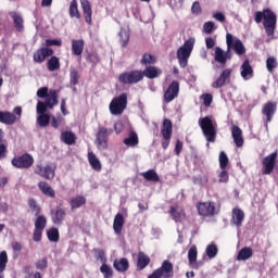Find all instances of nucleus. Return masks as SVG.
I'll return each mask as SVG.
<instances>
[{
    "mask_svg": "<svg viewBox=\"0 0 278 278\" xmlns=\"http://www.w3.org/2000/svg\"><path fill=\"white\" fill-rule=\"evenodd\" d=\"M118 36L121 47H123L124 49L127 48L130 38L129 30L122 28L118 33Z\"/></svg>",
    "mask_w": 278,
    "mask_h": 278,
    "instance_id": "42",
    "label": "nucleus"
},
{
    "mask_svg": "<svg viewBox=\"0 0 278 278\" xmlns=\"http://www.w3.org/2000/svg\"><path fill=\"white\" fill-rule=\"evenodd\" d=\"M219 167L222 170L227 169V166H229V156H227V153L225 151L219 152Z\"/></svg>",
    "mask_w": 278,
    "mask_h": 278,
    "instance_id": "53",
    "label": "nucleus"
},
{
    "mask_svg": "<svg viewBox=\"0 0 278 278\" xmlns=\"http://www.w3.org/2000/svg\"><path fill=\"white\" fill-rule=\"evenodd\" d=\"M61 140L64 144H75L77 136H75L73 131L66 130L61 134Z\"/></svg>",
    "mask_w": 278,
    "mask_h": 278,
    "instance_id": "37",
    "label": "nucleus"
},
{
    "mask_svg": "<svg viewBox=\"0 0 278 278\" xmlns=\"http://www.w3.org/2000/svg\"><path fill=\"white\" fill-rule=\"evenodd\" d=\"M201 12H203V9H201V3L199 1L193 2L191 7V13L197 16L201 14Z\"/></svg>",
    "mask_w": 278,
    "mask_h": 278,
    "instance_id": "62",
    "label": "nucleus"
},
{
    "mask_svg": "<svg viewBox=\"0 0 278 278\" xmlns=\"http://www.w3.org/2000/svg\"><path fill=\"white\" fill-rule=\"evenodd\" d=\"M35 175L42 177V179H47L51 181L55 177V168L51 165L42 166V164L35 165L34 167Z\"/></svg>",
    "mask_w": 278,
    "mask_h": 278,
    "instance_id": "12",
    "label": "nucleus"
},
{
    "mask_svg": "<svg viewBox=\"0 0 278 278\" xmlns=\"http://www.w3.org/2000/svg\"><path fill=\"white\" fill-rule=\"evenodd\" d=\"M255 23H262L263 21V27L265 29V34L268 37L275 36V29H277V14L273 12L270 9H264L262 11H257L254 16Z\"/></svg>",
    "mask_w": 278,
    "mask_h": 278,
    "instance_id": "1",
    "label": "nucleus"
},
{
    "mask_svg": "<svg viewBox=\"0 0 278 278\" xmlns=\"http://www.w3.org/2000/svg\"><path fill=\"white\" fill-rule=\"evenodd\" d=\"M168 214L172 220H175L176 223H182L186 220V210L179 206V204H174L169 206Z\"/></svg>",
    "mask_w": 278,
    "mask_h": 278,
    "instance_id": "16",
    "label": "nucleus"
},
{
    "mask_svg": "<svg viewBox=\"0 0 278 278\" xmlns=\"http://www.w3.org/2000/svg\"><path fill=\"white\" fill-rule=\"evenodd\" d=\"M232 140L238 149L244 147V138L242 137V129L239 126L233 125L231 127Z\"/></svg>",
    "mask_w": 278,
    "mask_h": 278,
    "instance_id": "23",
    "label": "nucleus"
},
{
    "mask_svg": "<svg viewBox=\"0 0 278 278\" xmlns=\"http://www.w3.org/2000/svg\"><path fill=\"white\" fill-rule=\"evenodd\" d=\"M229 182V172L227 169H222L218 173V184H228Z\"/></svg>",
    "mask_w": 278,
    "mask_h": 278,
    "instance_id": "57",
    "label": "nucleus"
},
{
    "mask_svg": "<svg viewBox=\"0 0 278 278\" xmlns=\"http://www.w3.org/2000/svg\"><path fill=\"white\" fill-rule=\"evenodd\" d=\"M28 207L35 216H40V213L42 212V208L38 205V202H36V199L30 198L28 200Z\"/></svg>",
    "mask_w": 278,
    "mask_h": 278,
    "instance_id": "45",
    "label": "nucleus"
},
{
    "mask_svg": "<svg viewBox=\"0 0 278 278\" xmlns=\"http://www.w3.org/2000/svg\"><path fill=\"white\" fill-rule=\"evenodd\" d=\"M123 227H125V217L122 213H117L113 220V231L116 236L123 233Z\"/></svg>",
    "mask_w": 278,
    "mask_h": 278,
    "instance_id": "24",
    "label": "nucleus"
},
{
    "mask_svg": "<svg viewBox=\"0 0 278 278\" xmlns=\"http://www.w3.org/2000/svg\"><path fill=\"white\" fill-rule=\"evenodd\" d=\"M12 166L27 170L34 166V156L29 153H24L20 156H15L11 161Z\"/></svg>",
    "mask_w": 278,
    "mask_h": 278,
    "instance_id": "10",
    "label": "nucleus"
},
{
    "mask_svg": "<svg viewBox=\"0 0 278 278\" xmlns=\"http://www.w3.org/2000/svg\"><path fill=\"white\" fill-rule=\"evenodd\" d=\"M151 264V257L144 252H139L137 256V270H144Z\"/></svg>",
    "mask_w": 278,
    "mask_h": 278,
    "instance_id": "27",
    "label": "nucleus"
},
{
    "mask_svg": "<svg viewBox=\"0 0 278 278\" xmlns=\"http://www.w3.org/2000/svg\"><path fill=\"white\" fill-rule=\"evenodd\" d=\"M141 176L147 181H153L154 184H157V181H160V176L157 175V172H155V169H149L142 173Z\"/></svg>",
    "mask_w": 278,
    "mask_h": 278,
    "instance_id": "43",
    "label": "nucleus"
},
{
    "mask_svg": "<svg viewBox=\"0 0 278 278\" xmlns=\"http://www.w3.org/2000/svg\"><path fill=\"white\" fill-rule=\"evenodd\" d=\"M157 59L155 58V55L150 54V53H144L141 58L140 64L142 66H153V64H156Z\"/></svg>",
    "mask_w": 278,
    "mask_h": 278,
    "instance_id": "41",
    "label": "nucleus"
},
{
    "mask_svg": "<svg viewBox=\"0 0 278 278\" xmlns=\"http://www.w3.org/2000/svg\"><path fill=\"white\" fill-rule=\"evenodd\" d=\"M70 84H72V86L79 84V72L75 67L70 68Z\"/></svg>",
    "mask_w": 278,
    "mask_h": 278,
    "instance_id": "48",
    "label": "nucleus"
},
{
    "mask_svg": "<svg viewBox=\"0 0 278 278\" xmlns=\"http://www.w3.org/2000/svg\"><path fill=\"white\" fill-rule=\"evenodd\" d=\"M194 49V39H188L185 43L177 50V59L180 68H186L188 66V59L190 58L192 50Z\"/></svg>",
    "mask_w": 278,
    "mask_h": 278,
    "instance_id": "3",
    "label": "nucleus"
},
{
    "mask_svg": "<svg viewBox=\"0 0 278 278\" xmlns=\"http://www.w3.org/2000/svg\"><path fill=\"white\" fill-rule=\"evenodd\" d=\"M49 87H41L37 90V97L39 99H47V96L49 94Z\"/></svg>",
    "mask_w": 278,
    "mask_h": 278,
    "instance_id": "63",
    "label": "nucleus"
},
{
    "mask_svg": "<svg viewBox=\"0 0 278 278\" xmlns=\"http://www.w3.org/2000/svg\"><path fill=\"white\" fill-rule=\"evenodd\" d=\"M197 255H198L197 245H193L189 249V252H188L189 266L194 267V264H197Z\"/></svg>",
    "mask_w": 278,
    "mask_h": 278,
    "instance_id": "51",
    "label": "nucleus"
},
{
    "mask_svg": "<svg viewBox=\"0 0 278 278\" xmlns=\"http://www.w3.org/2000/svg\"><path fill=\"white\" fill-rule=\"evenodd\" d=\"M240 75L244 81H249V79H253L254 71L253 66H251V61L245 59L240 66Z\"/></svg>",
    "mask_w": 278,
    "mask_h": 278,
    "instance_id": "19",
    "label": "nucleus"
},
{
    "mask_svg": "<svg viewBox=\"0 0 278 278\" xmlns=\"http://www.w3.org/2000/svg\"><path fill=\"white\" fill-rule=\"evenodd\" d=\"M51 218L54 225H62L66 219V208L62 204L56 205L55 208L51 211Z\"/></svg>",
    "mask_w": 278,
    "mask_h": 278,
    "instance_id": "17",
    "label": "nucleus"
},
{
    "mask_svg": "<svg viewBox=\"0 0 278 278\" xmlns=\"http://www.w3.org/2000/svg\"><path fill=\"white\" fill-rule=\"evenodd\" d=\"M86 42L84 39H73L72 40V53L73 55H81L84 53V47Z\"/></svg>",
    "mask_w": 278,
    "mask_h": 278,
    "instance_id": "31",
    "label": "nucleus"
},
{
    "mask_svg": "<svg viewBox=\"0 0 278 278\" xmlns=\"http://www.w3.org/2000/svg\"><path fill=\"white\" fill-rule=\"evenodd\" d=\"M37 114H47V111L49 110V104H46V102L39 101L37 103Z\"/></svg>",
    "mask_w": 278,
    "mask_h": 278,
    "instance_id": "58",
    "label": "nucleus"
},
{
    "mask_svg": "<svg viewBox=\"0 0 278 278\" xmlns=\"http://www.w3.org/2000/svg\"><path fill=\"white\" fill-rule=\"evenodd\" d=\"M45 103L48 105L49 110H53L60 101L58 100V90L51 89L49 94L46 97Z\"/></svg>",
    "mask_w": 278,
    "mask_h": 278,
    "instance_id": "29",
    "label": "nucleus"
},
{
    "mask_svg": "<svg viewBox=\"0 0 278 278\" xmlns=\"http://www.w3.org/2000/svg\"><path fill=\"white\" fill-rule=\"evenodd\" d=\"M277 112V102L268 101L263 105L262 114L265 116V129L268 130V123L273 121V116H275Z\"/></svg>",
    "mask_w": 278,
    "mask_h": 278,
    "instance_id": "14",
    "label": "nucleus"
},
{
    "mask_svg": "<svg viewBox=\"0 0 278 278\" xmlns=\"http://www.w3.org/2000/svg\"><path fill=\"white\" fill-rule=\"evenodd\" d=\"M199 125L202 130L203 136L206 138L207 142H216V123L212 121V117L205 116L199 119Z\"/></svg>",
    "mask_w": 278,
    "mask_h": 278,
    "instance_id": "2",
    "label": "nucleus"
},
{
    "mask_svg": "<svg viewBox=\"0 0 278 278\" xmlns=\"http://www.w3.org/2000/svg\"><path fill=\"white\" fill-rule=\"evenodd\" d=\"M114 130L112 128L100 127L96 134V144L101 151H105L109 144V138L112 136Z\"/></svg>",
    "mask_w": 278,
    "mask_h": 278,
    "instance_id": "8",
    "label": "nucleus"
},
{
    "mask_svg": "<svg viewBox=\"0 0 278 278\" xmlns=\"http://www.w3.org/2000/svg\"><path fill=\"white\" fill-rule=\"evenodd\" d=\"M175 277V268L170 261H164L161 267L156 268L148 278H173Z\"/></svg>",
    "mask_w": 278,
    "mask_h": 278,
    "instance_id": "7",
    "label": "nucleus"
},
{
    "mask_svg": "<svg viewBox=\"0 0 278 278\" xmlns=\"http://www.w3.org/2000/svg\"><path fill=\"white\" fill-rule=\"evenodd\" d=\"M110 113L113 116H121L127 110V93H122L112 99L109 105Z\"/></svg>",
    "mask_w": 278,
    "mask_h": 278,
    "instance_id": "5",
    "label": "nucleus"
},
{
    "mask_svg": "<svg viewBox=\"0 0 278 278\" xmlns=\"http://www.w3.org/2000/svg\"><path fill=\"white\" fill-rule=\"evenodd\" d=\"M206 255L210 260H214V257L218 255V247H216V244H208L206 247Z\"/></svg>",
    "mask_w": 278,
    "mask_h": 278,
    "instance_id": "54",
    "label": "nucleus"
},
{
    "mask_svg": "<svg viewBox=\"0 0 278 278\" xmlns=\"http://www.w3.org/2000/svg\"><path fill=\"white\" fill-rule=\"evenodd\" d=\"M253 257V249L244 247L241 249L237 255L238 262H245V260H251Z\"/></svg>",
    "mask_w": 278,
    "mask_h": 278,
    "instance_id": "35",
    "label": "nucleus"
},
{
    "mask_svg": "<svg viewBox=\"0 0 278 278\" xmlns=\"http://www.w3.org/2000/svg\"><path fill=\"white\" fill-rule=\"evenodd\" d=\"M277 150L273 152L271 154H268L265 156L262 161V175H271L273 170H275V164H277Z\"/></svg>",
    "mask_w": 278,
    "mask_h": 278,
    "instance_id": "11",
    "label": "nucleus"
},
{
    "mask_svg": "<svg viewBox=\"0 0 278 278\" xmlns=\"http://www.w3.org/2000/svg\"><path fill=\"white\" fill-rule=\"evenodd\" d=\"M278 67V62L275 56H268L266 60V68L268 73H275V68Z\"/></svg>",
    "mask_w": 278,
    "mask_h": 278,
    "instance_id": "49",
    "label": "nucleus"
},
{
    "mask_svg": "<svg viewBox=\"0 0 278 278\" xmlns=\"http://www.w3.org/2000/svg\"><path fill=\"white\" fill-rule=\"evenodd\" d=\"M87 157L91 168L97 173H100L102 165L101 161H99V157H97V154H94V152H88Z\"/></svg>",
    "mask_w": 278,
    "mask_h": 278,
    "instance_id": "30",
    "label": "nucleus"
},
{
    "mask_svg": "<svg viewBox=\"0 0 278 278\" xmlns=\"http://www.w3.org/2000/svg\"><path fill=\"white\" fill-rule=\"evenodd\" d=\"M215 27H214V22L210 21L204 23L203 25V33L204 34H212V31H214Z\"/></svg>",
    "mask_w": 278,
    "mask_h": 278,
    "instance_id": "64",
    "label": "nucleus"
},
{
    "mask_svg": "<svg viewBox=\"0 0 278 278\" xmlns=\"http://www.w3.org/2000/svg\"><path fill=\"white\" fill-rule=\"evenodd\" d=\"M231 42H232L231 49L235 51L236 54L244 55V53H247V48H244V43H242V40L238 38H233L232 36Z\"/></svg>",
    "mask_w": 278,
    "mask_h": 278,
    "instance_id": "32",
    "label": "nucleus"
},
{
    "mask_svg": "<svg viewBox=\"0 0 278 278\" xmlns=\"http://www.w3.org/2000/svg\"><path fill=\"white\" fill-rule=\"evenodd\" d=\"M195 207L198 210V214L204 218H214V216H217L220 212V210L216 207V203L212 201L198 202Z\"/></svg>",
    "mask_w": 278,
    "mask_h": 278,
    "instance_id": "4",
    "label": "nucleus"
},
{
    "mask_svg": "<svg viewBox=\"0 0 278 278\" xmlns=\"http://www.w3.org/2000/svg\"><path fill=\"white\" fill-rule=\"evenodd\" d=\"M201 99L203 100L205 108H210V105H212V101H214V97L211 93L202 94Z\"/></svg>",
    "mask_w": 278,
    "mask_h": 278,
    "instance_id": "59",
    "label": "nucleus"
},
{
    "mask_svg": "<svg viewBox=\"0 0 278 278\" xmlns=\"http://www.w3.org/2000/svg\"><path fill=\"white\" fill-rule=\"evenodd\" d=\"M5 266H8V252H0V273L5 270Z\"/></svg>",
    "mask_w": 278,
    "mask_h": 278,
    "instance_id": "56",
    "label": "nucleus"
},
{
    "mask_svg": "<svg viewBox=\"0 0 278 278\" xmlns=\"http://www.w3.org/2000/svg\"><path fill=\"white\" fill-rule=\"evenodd\" d=\"M232 35L231 34H227L226 35V45H227V51L224 52V55L226 58V62L227 60H231L232 54H231V47H232Z\"/></svg>",
    "mask_w": 278,
    "mask_h": 278,
    "instance_id": "47",
    "label": "nucleus"
},
{
    "mask_svg": "<svg viewBox=\"0 0 278 278\" xmlns=\"http://www.w3.org/2000/svg\"><path fill=\"white\" fill-rule=\"evenodd\" d=\"M232 225L236 227H242V223H244V211L242 208L235 207L232 210Z\"/></svg>",
    "mask_w": 278,
    "mask_h": 278,
    "instance_id": "26",
    "label": "nucleus"
},
{
    "mask_svg": "<svg viewBox=\"0 0 278 278\" xmlns=\"http://www.w3.org/2000/svg\"><path fill=\"white\" fill-rule=\"evenodd\" d=\"M68 14L71 18H81V13L79 12V4L77 0H72L70 3Z\"/></svg>",
    "mask_w": 278,
    "mask_h": 278,
    "instance_id": "38",
    "label": "nucleus"
},
{
    "mask_svg": "<svg viewBox=\"0 0 278 278\" xmlns=\"http://www.w3.org/2000/svg\"><path fill=\"white\" fill-rule=\"evenodd\" d=\"M80 5L83 9V16L85 18V23H87V25H92V5H90V1L80 0Z\"/></svg>",
    "mask_w": 278,
    "mask_h": 278,
    "instance_id": "21",
    "label": "nucleus"
},
{
    "mask_svg": "<svg viewBox=\"0 0 278 278\" xmlns=\"http://www.w3.org/2000/svg\"><path fill=\"white\" fill-rule=\"evenodd\" d=\"M142 79V71L140 70L124 72L118 76L119 84H123L124 86H132L134 84H140Z\"/></svg>",
    "mask_w": 278,
    "mask_h": 278,
    "instance_id": "6",
    "label": "nucleus"
},
{
    "mask_svg": "<svg viewBox=\"0 0 278 278\" xmlns=\"http://www.w3.org/2000/svg\"><path fill=\"white\" fill-rule=\"evenodd\" d=\"M215 62L220 64L223 67L227 66V60L225 58V51L220 47L215 48Z\"/></svg>",
    "mask_w": 278,
    "mask_h": 278,
    "instance_id": "40",
    "label": "nucleus"
},
{
    "mask_svg": "<svg viewBox=\"0 0 278 278\" xmlns=\"http://www.w3.org/2000/svg\"><path fill=\"white\" fill-rule=\"evenodd\" d=\"M177 97H179V81L174 80L164 92V101L165 103H170L172 101H175Z\"/></svg>",
    "mask_w": 278,
    "mask_h": 278,
    "instance_id": "15",
    "label": "nucleus"
},
{
    "mask_svg": "<svg viewBox=\"0 0 278 278\" xmlns=\"http://www.w3.org/2000/svg\"><path fill=\"white\" fill-rule=\"evenodd\" d=\"M163 138H173V122L168 118L163 121V129H162Z\"/></svg>",
    "mask_w": 278,
    "mask_h": 278,
    "instance_id": "34",
    "label": "nucleus"
},
{
    "mask_svg": "<svg viewBox=\"0 0 278 278\" xmlns=\"http://www.w3.org/2000/svg\"><path fill=\"white\" fill-rule=\"evenodd\" d=\"M47 237L50 242H60V230H58L55 227H52L47 230Z\"/></svg>",
    "mask_w": 278,
    "mask_h": 278,
    "instance_id": "44",
    "label": "nucleus"
},
{
    "mask_svg": "<svg viewBox=\"0 0 278 278\" xmlns=\"http://www.w3.org/2000/svg\"><path fill=\"white\" fill-rule=\"evenodd\" d=\"M38 188L45 197H49L50 199H55V190L53 189L52 186L49 185L47 181H39L38 182Z\"/></svg>",
    "mask_w": 278,
    "mask_h": 278,
    "instance_id": "25",
    "label": "nucleus"
},
{
    "mask_svg": "<svg viewBox=\"0 0 278 278\" xmlns=\"http://www.w3.org/2000/svg\"><path fill=\"white\" fill-rule=\"evenodd\" d=\"M140 140L138 139V134L131 130L128 135V138L124 139V144L126 147H138Z\"/></svg>",
    "mask_w": 278,
    "mask_h": 278,
    "instance_id": "36",
    "label": "nucleus"
},
{
    "mask_svg": "<svg viewBox=\"0 0 278 278\" xmlns=\"http://www.w3.org/2000/svg\"><path fill=\"white\" fill-rule=\"evenodd\" d=\"M9 16H11L16 31L21 33L25 30V20H23V15H21V13L11 11L9 12Z\"/></svg>",
    "mask_w": 278,
    "mask_h": 278,
    "instance_id": "22",
    "label": "nucleus"
},
{
    "mask_svg": "<svg viewBox=\"0 0 278 278\" xmlns=\"http://www.w3.org/2000/svg\"><path fill=\"white\" fill-rule=\"evenodd\" d=\"M142 79H157L162 75V70L155 65H148L143 71H141Z\"/></svg>",
    "mask_w": 278,
    "mask_h": 278,
    "instance_id": "20",
    "label": "nucleus"
},
{
    "mask_svg": "<svg viewBox=\"0 0 278 278\" xmlns=\"http://www.w3.org/2000/svg\"><path fill=\"white\" fill-rule=\"evenodd\" d=\"M23 115V109L21 106H16L12 112L9 111H0V123L3 125H14L17 121H21V116Z\"/></svg>",
    "mask_w": 278,
    "mask_h": 278,
    "instance_id": "9",
    "label": "nucleus"
},
{
    "mask_svg": "<svg viewBox=\"0 0 278 278\" xmlns=\"http://www.w3.org/2000/svg\"><path fill=\"white\" fill-rule=\"evenodd\" d=\"M46 48L49 49V47H62V40L60 39H46Z\"/></svg>",
    "mask_w": 278,
    "mask_h": 278,
    "instance_id": "60",
    "label": "nucleus"
},
{
    "mask_svg": "<svg viewBox=\"0 0 278 278\" xmlns=\"http://www.w3.org/2000/svg\"><path fill=\"white\" fill-rule=\"evenodd\" d=\"M36 268L37 270H45L48 268L49 266V262L47 261V258H41L36 263Z\"/></svg>",
    "mask_w": 278,
    "mask_h": 278,
    "instance_id": "61",
    "label": "nucleus"
},
{
    "mask_svg": "<svg viewBox=\"0 0 278 278\" xmlns=\"http://www.w3.org/2000/svg\"><path fill=\"white\" fill-rule=\"evenodd\" d=\"M54 51L51 48H39L33 54V60L36 64H42L47 60V58H51Z\"/></svg>",
    "mask_w": 278,
    "mask_h": 278,
    "instance_id": "18",
    "label": "nucleus"
},
{
    "mask_svg": "<svg viewBox=\"0 0 278 278\" xmlns=\"http://www.w3.org/2000/svg\"><path fill=\"white\" fill-rule=\"evenodd\" d=\"M60 58L55 55H51L50 59L47 62V68L50 73H53L55 71H60Z\"/></svg>",
    "mask_w": 278,
    "mask_h": 278,
    "instance_id": "33",
    "label": "nucleus"
},
{
    "mask_svg": "<svg viewBox=\"0 0 278 278\" xmlns=\"http://www.w3.org/2000/svg\"><path fill=\"white\" fill-rule=\"evenodd\" d=\"M71 211L78 210V207H83L86 205V198L84 195H77L70 201Z\"/></svg>",
    "mask_w": 278,
    "mask_h": 278,
    "instance_id": "39",
    "label": "nucleus"
},
{
    "mask_svg": "<svg viewBox=\"0 0 278 278\" xmlns=\"http://www.w3.org/2000/svg\"><path fill=\"white\" fill-rule=\"evenodd\" d=\"M232 73H233V70L231 68L223 70L219 77L212 83V88H215L216 90H218L219 88L227 86V84H230Z\"/></svg>",
    "mask_w": 278,
    "mask_h": 278,
    "instance_id": "13",
    "label": "nucleus"
},
{
    "mask_svg": "<svg viewBox=\"0 0 278 278\" xmlns=\"http://www.w3.org/2000/svg\"><path fill=\"white\" fill-rule=\"evenodd\" d=\"M36 217L37 218L35 220V229H40L45 231V227H47V217H45V215H38Z\"/></svg>",
    "mask_w": 278,
    "mask_h": 278,
    "instance_id": "52",
    "label": "nucleus"
},
{
    "mask_svg": "<svg viewBox=\"0 0 278 278\" xmlns=\"http://www.w3.org/2000/svg\"><path fill=\"white\" fill-rule=\"evenodd\" d=\"M31 271V265H25L22 268V273H24V275H28L25 278H42V274H40V271H35L33 274H30Z\"/></svg>",
    "mask_w": 278,
    "mask_h": 278,
    "instance_id": "50",
    "label": "nucleus"
},
{
    "mask_svg": "<svg viewBox=\"0 0 278 278\" xmlns=\"http://www.w3.org/2000/svg\"><path fill=\"white\" fill-rule=\"evenodd\" d=\"M49 123H51V115L39 114L37 116V125H39V127H49Z\"/></svg>",
    "mask_w": 278,
    "mask_h": 278,
    "instance_id": "46",
    "label": "nucleus"
},
{
    "mask_svg": "<svg viewBox=\"0 0 278 278\" xmlns=\"http://www.w3.org/2000/svg\"><path fill=\"white\" fill-rule=\"evenodd\" d=\"M113 267L117 273H127L129 270V261L125 257L117 258L113 262Z\"/></svg>",
    "mask_w": 278,
    "mask_h": 278,
    "instance_id": "28",
    "label": "nucleus"
},
{
    "mask_svg": "<svg viewBox=\"0 0 278 278\" xmlns=\"http://www.w3.org/2000/svg\"><path fill=\"white\" fill-rule=\"evenodd\" d=\"M100 271L102 273V275H104V278L114 277V271L112 270V267L108 266V264L105 263L101 265Z\"/></svg>",
    "mask_w": 278,
    "mask_h": 278,
    "instance_id": "55",
    "label": "nucleus"
}]
</instances>
